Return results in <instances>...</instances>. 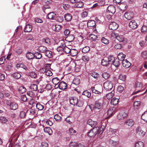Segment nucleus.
I'll return each mask as SVG.
<instances>
[{"label": "nucleus", "instance_id": "1", "mask_svg": "<svg viewBox=\"0 0 147 147\" xmlns=\"http://www.w3.org/2000/svg\"><path fill=\"white\" fill-rule=\"evenodd\" d=\"M105 129V127L102 125L100 128L99 127H96L93 128L88 132V135L90 137H93L96 134H98L100 139H102L104 136L102 134Z\"/></svg>", "mask_w": 147, "mask_h": 147}, {"label": "nucleus", "instance_id": "5", "mask_svg": "<svg viewBox=\"0 0 147 147\" xmlns=\"http://www.w3.org/2000/svg\"><path fill=\"white\" fill-rule=\"evenodd\" d=\"M103 87L107 91H109L113 88V84L111 81L107 80L104 83Z\"/></svg>", "mask_w": 147, "mask_h": 147}, {"label": "nucleus", "instance_id": "19", "mask_svg": "<svg viewBox=\"0 0 147 147\" xmlns=\"http://www.w3.org/2000/svg\"><path fill=\"white\" fill-rule=\"evenodd\" d=\"M32 28V26L30 24L27 25L24 28V31L25 32H30Z\"/></svg>", "mask_w": 147, "mask_h": 147}, {"label": "nucleus", "instance_id": "30", "mask_svg": "<svg viewBox=\"0 0 147 147\" xmlns=\"http://www.w3.org/2000/svg\"><path fill=\"white\" fill-rule=\"evenodd\" d=\"M37 109L39 110H42L44 108V105L39 102H38L36 105Z\"/></svg>", "mask_w": 147, "mask_h": 147}, {"label": "nucleus", "instance_id": "48", "mask_svg": "<svg viewBox=\"0 0 147 147\" xmlns=\"http://www.w3.org/2000/svg\"><path fill=\"white\" fill-rule=\"evenodd\" d=\"M135 147H144V144L142 142H138L136 144Z\"/></svg>", "mask_w": 147, "mask_h": 147}, {"label": "nucleus", "instance_id": "56", "mask_svg": "<svg viewBox=\"0 0 147 147\" xmlns=\"http://www.w3.org/2000/svg\"><path fill=\"white\" fill-rule=\"evenodd\" d=\"M112 65H113L116 67H118L120 65V63L118 61L115 60Z\"/></svg>", "mask_w": 147, "mask_h": 147}, {"label": "nucleus", "instance_id": "8", "mask_svg": "<svg viewBox=\"0 0 147 147\" xmlns=\"http://www.w3.org/2000/svg\"><path fill=\"white\" fill-rule=\"evenodd\" d=\"M119 26V24L114 22H111L109 26V28L112 30H115L118 28Z\"/></svg>", "mask_w": 147, "mask_h": 147}, {"label": "nucleus", "instance_id": "61", "mask_svg": "<svg viewBox=\"0 0 147 147\" xmlns=\"http://www.w3.org/2000/svg\"><path fill=\"white\" fill-rule=\"evenodd\" d=\"M61 117L58 114H55L54 116V118L56 121H61Z\"/></svg>", "mask_w": 147, "mask_h": 147}, {"label": "nucleus", "instance_id": "4", "mask_svg": "<svg viewBox=\"0 0 147 147\" xmlns=\"http://www.w3.org/2000/svg\"><path fill=\"white\" fill-rule=\"evenodd\" d=\"M102 87L101 85H96L92 87V90L93 93L96 94H100L102 91Z\"/></svg>", "mask_w": 147, "mask_h": 147}, {"label": "nucleus", "instance_id": "6", "mask_svg": "<svg viewBox=\"0 0 147 147\" xmlns=\"http://www.w3.org/2000/svg\"><path fill=\"white\" fill-rule=\"evenodd\" d=\"M128 113L127 112H120L117 115V119L119 120H123L128 116Z\"/></svg>", "mask_w": 147, "mask_h": 147}, {"label": "nucleus", "instance_id": "37", "mask_svg": "<svg viewBox=\"0 0 147 147\" xmlns=\"http://www.w3.org/2000/svg\"><path fill=\"white\" fill-rule=\"evenodd\" d=\"M44 130L45 132L48 133L50 135L52 133V131L50 127H46L44 128Z\"/></svg>", "mask_w": 147, "mask_h": 147}, {"label": "nucleus", "instance_id": "64", "mask_svg": "<svg viewBox=\"0 0 147 147\" xmlns=\"http://www.w3.org/2000/svg\"><path fill=\"white\" fill-rule=\"evenodd\" d=\"M84 3L82 2H79L76 3V7L77 8H81L83 7Z\"/></svg>", "mask_w": 147, "mask_h": 147}, {"label": "nucleus", "instance_id": "28", "mask_svg": "<svg viewBox=\"0 0 147 147\" xmlns=\"http://www.w3.org/2000/svg\"><path fill=\"white\" fill-rule=\"evenodd\" d=\"M101 64L103 66H107L109 64V63L107 59L104 58L102 60Z\"/></svg>", "mask_w": 147, "mask_h": 147}, {"label": "nucleus", "instance_id": "11", "mask_svg": "<svg viewBox=\"0 0 147 147\" xmlns=\"http://www.w3.org/2000/svg\"><path fill=\"white\" fill-rule=\"evenodd\" d=\"M107 12L112 14L115 13L116 11L115 6L113 5H110L107 8Z\"/></svg>", "mask_w": 147, "mask_h": 147}, {"label": "nucleus", "instance_id": "62", "mask_svg": "<svg viewBox=\"0 0 147 147\" xmlns=\"http://www.w3.org/2000/svg\"><path fill=\"white\" fill-rule=\"evenodd\" d=\"M51 68V64H47L45 66V68L43 69L44 71V72H45L46 71L50 70V69Z\"/></svg>", "mask_w": 147, "mask_h": 147}, {"label": "nucleus", "instance_id": "31", "mask_svg": "<svg viewBox=\"0 0 147 147\" xmlns=\"http://www.w3.org/2000/svg\"><path fill=\"white\" fill-rule=\"evenodd\" d=\"M127 5L125 4L121 3L119 6V9L121 11H124L126 10Z\"/></svg>", "mask_w": 147, "mask_h": 147}, {"label": "nucleus", "instance_id": "46", "mask_svg": "<svg viewBox=\"0 0 147 147\" xmlns=\"http://www.w3.org/2000/svg\"><path fill=\"white\" fill-rule=\"evenodd\" d=\"M42 57L41 54L39 52H36L34 54V57L36 59H40Z\"/></svg>", "mask_w": 147, "mask_h": 147}, {"label": "nucleus", "instance_id": "33", "mask_svg": "<svg viewBox=\"0 0 147 147\" xmlns=\"http://www.w3.org/2000/svg\"><path fill=\"white\" fill-rule=\"evenodd\" d=\"M78 51L75 49H71L70 53L71 55L73 57H74L77 55L78 54Z\"/></svg>", "mask_w": 147, "mask_h": 147}, {"label": "nucleus", "instance_id": "63", "mask_svg": "<svg viewBox=\"0 0 147 147\" xmlns=\"http://www.w3.org/2000/svg\"><path fill=\"white\" fill-rule=\"evenodd\" d=\"M119 35L118 34L116 33L115 32L113 31L112 32L111 34V37L113 38H116Z\"/></svg>", "mask_w": 147, "mask_h": 147}, {"label": "nucleus", "instance_id": "49", "mask_svg": "<svg viewBox=\"0 0 147 147\" xmlns=\"http://www.w3.org/2000/svg\"><path fill=\"white\" fill-rule=\"evenodd\" d=\"M62 28V26L59 25H55V28L54 30L57 32H59Z\"/></svg>", "mask_w": 147, "mask_h": 147}, {"label": "nucleus", "instance_id": "45", "mask_svg": "<svg viewBox=\"0 0 147 147\" xmlns=\"http://www.w3.org/2000/svg\"><path fill=\"white\" fill-rule=\"evenodd\" d=\"M28 75L32 78H35L37 77L36 74L34 71L30 72Z\"/></svg>", "mask_w": 147, "mask_h": 147}, {"label": "nucleus", "instance_id": "23", "mask_svg": "<svg viewBox=\"0 0 147 147\" xmlns=\"http://www.w3.org/2000/svg\"><path fill=\"white\" fill-rule=\"evenodd\" d=\"M125 123L128 126L132 127L134 124V122L133 120L129 119L126 121Z\"/></svg>", "mask_w": 147, "mask_h": 147}, {"label": "nucleus", "instance_id": "42", "mask_svg": "<svg viewBox=\"0 0 147 147\" xmlns=\"http://www.w3.org/2000/svg\"><path fill=\"white\" fill-rule=\"evenodd\" d=\"M102 77L105 80L107 79L110 77V75L107 72H105L103 73L102 75Z\"/></svg>", "mask_w": 147, "mask_h": 147}, {"label": "nucleus", "instance_id": "44", "mask_svg": "<svg viewBox=\"0 0 147 147\" xmlns=\"http://www.w3.org/2000/svg\"><path fill=\"white\" fill-rule=\"evenodd\" d=\"M141 118L145 121L147 122V112H145L142 115Z\"/></svg>", "mask_w": 147, "mask_h": 147}, {"label": "nucleus", "instance_id": "51", "mask_svg": "<svg viewBox=\"0 0 147 147\" xmlns=\"http://www.w3.org/2000/svg\"><path fill=\"white\" fill-rule=\"evenodd\" d=\"M36 110L34 109H31L27 111V113H29L30 115H33L36 113Z\"/></svg>", "mask_w": 147, "mask_h": 147}, {"label": "nucleus", "instance_id": "59", "mask_svg": "<svg viewBox=\"0 0 147 147\" xmlns=\"http://www.w3.org/2000/svg\"><path fill=\"white\" fill-rule=\"evenodd\" d=\"M90 38L92 40H94L97 38V36L93 34H91L89 36Z\"/></svg>", "mask_w": 147, "mask_h": 147}, {"label": "nucleus", "instance_id": "41", "mask_svg": "<svg viewBox=\"0 0 147 147\" xmlns=\"http://www.w3.org/2000/svg\"><path fill=\"white\" fill-rule=\"evenodd\" d=\"M82 95L86 96L88 98H90L91 95L90 92H88V90L84 91L82 93Z\"/></svg>", "mask_w": 147, "mask_h": 147}, {"label": "nucleus", "instance_id": "58", "mask_svg": "<svg viewBox=\"0 0 147 147\" xmlns=\"http://www.w3.org/2000/svg\"><path fill=\"white\" fill-rule=\"evenodd\" d=\"M13 77L16 79H18L21 77V74L19 73H15L13 74Z\"/></svg>", "mask_w": 147, "mask_h": 147}, {"label": "nucleus", "instance_id": "17", "mask_svg": "<svg viewBox=\"0 0 147 147\" xmlns=\"http://www.w3.org/2000/svg\"><path fill=\"white\" fill-rule=\"evenodd\" d=\"M56 15L54 12H51L48 14V19L52 20H57Z\"/></svg>", "mask_w": 147, "mask_h": 147}, {"label": "nucleus", "instance_id": "18", "mask_svg": "<svg viewBox=\"0 0 147 147\" xmlns=\"http://www.w3.org/2000/svg\"><path fill=\"white\" fill-rule=\"evenodd\" d=\"M122 65L123 67L127 68L130 66L131 64L128 60L125 59L122 61Z\"/></svg>", "mask_w": 147, "mask_h": 147}, {"label": "nucleus", "instance_id": "25", "mask_svg": "<svg viewBox=\"0 0 147 147\" xmlns=\"http://www.w3.org/2000/svg\"><path fill=\"white\" fill-rule=\"evenodd\" d=\"M64 18L65 20L67 22L71 21L72 18V16L69 13H67L65 14L64 16Z\"/></svg>", "mask_w": 147, "mask_h": 147}, {"label": "nucleus", "instance_id": "16", "mask_svg": "<svg viewBox=\"0 0 147 147\" xmlns=\"http://www.w3.org/2000/svg\"><path fill=\"white\" fill-rule=\"evenodd\" d=\"M136 132L139 135L142 136H144L146 134L145 132L143 131L140 127H137Z\"/></svg>", "mask_w": 147, "mask_h": 147}, {"label": "nucleus", "instance_id": "20", "mask_svg": "<svg viewBox=\"0 0 147 147\" xmlns=\"http://www.w3.org/2000/svg\"><path fill=\"white\" fill-rule=\"evenodd\" d=\"M48 48L44 46H40L38 49V50L40 52L44 53L47 50Z\"/></svg>", "mask_w": 147, "mask_h": 147}, {"label": "nucleus", "instance_id": "38", "mask_svg": "<svg viewBox=\"0 0 147 147\" xmlns=\"http://www.w3.org/2000/svg\"><path fill=\"white\" fill-rule=\"evenodd\" d=\"M30 88L32 91H36L38 90L37 85L36 84H32L30 86Z\"/></svg>", "mask_w": 147, "mask_h": 147}, {"label": "nucleus", "instance_id": "9", "mask_svg": "<svg viewBox=\"0 0 147 147\" xmlns=\"http://www.w3.org/2000/svg\"><path fill=\"white\" fill-rule=\"evenodd\" d=\"M116 108L114 107H111L107 111V114L109 117L112 116L115 112Z\"/></svg>", "mask_w": 147, "mask_h": 147}, {"label": "nucleus", "instance_id": "13", "mask_svg": "<svg viewBox=\"0 0 147 147\" xmlns=\"http://www.w3.org/2000/svg\"><path fill=\"white\" fill-rule=\"evenodd\" d=\"M117 39L120 42L125 43L127 41V39L123 35H119L117 37Z\"/></svg>", "mask_w": 147, "mask_h": 147}, {"label": "nucleus", "instance_id": "10", "mask_svg": "<svg viewBox=\"0 0 147 147\" xmlns=\"http://www.w3.org/2000/svg\"><path fill=\"white\" fill-rule=\"evenodd\" d=\"M124 17L127 20H130L133 18L134 14L130 11H127L125 13Z\"/></svg>", "mask_w": 147, "mask_h": 147}, {"label": "nucleus", "instance_id": "57", "mask_svg": "<svg viewBox=\"0 0 147 147\" xmlns=\"http://www.w3.org/2000/svg\"><path fill=\"white\" fill-rule=\"evenodd\" d=\"M141 102L137 101L135 102L134 104V107L136 109H138L137 107H139L140 104Z\"/></svg>", "mask_w": 147, "mask_h": 147}, {"label": "nucleus", "instance_id": "27", "mask_svg": "<svg viewBox=\"0 0 147 147\" xmlns=\"http://www.w3.org/2000/svg\"><path fill=\"white\" fill-rule=\"evenodd\" d=\"M119 101V100L118 99L115 98H114L111 100V105H116L118 104Z\"/></svg>", "mask_w": 147, "mask_h": 147}, {"label": "nucleus", "instance_id": "14", "mask_svg": "<svg viewBox=\"0 0 147 147\" xmlns=\"http://www.w3.org/2000/svg\"><path fill=\"white\" fill-rule=\"evenodd\" d=\"M58 87L60 89L64 90L67 88V85L65 82L62 81L58 85Z\"/></svg>", "mask_w": 147, "mask_h": 147}, {"label": "nucleus", "instance_id": "34", "mask_svg": "<svg viewBox=\"0 0 147 147\" xmlns=\"http://www.w3.org/2000/svg\"><path fill=\"white\" fill-rule=\"evenodd\" d=\"M18 91L20 93L23 94L26 92V90L24 86H22L19 87Z\"/></svg>", "mask_w": 147, "mask_h": 147}, {"label": "nucleus", "instance_id": "29", "mask_svg": "<svg viewBox=\"0 0 147 147\" xmlns=\"http://www.w3.org/2000/svg\"><path fill=\"white\" fill-rule=\"evenodd\" d=\"M45 55L49 58H51L52 56V52L51 51L47 49V50L45 53Z\"/></svg>", "mask_w": 147, "mask_h": 147}, {"label": "nucleus", "instance_id": "22", "mask_svg": "<svg viewBox=\"0 0 147 147\" xmlns=\"http://www.w3.org/2000/svg\"><path fill=\"white\" fill-rule=\"evenodd\" d=\"M74 38V37L73 35L70 34L68 35L65 38V40L68 42L72 41Z\"/></svg>", "mask_w": 147, "mask_h": 147}, {"label": "nucleus", "instance_id": "53", "mask_svg": "<svg viewBox=\"0 0 147 147\" xmlns=\"http://www.w3.org/2000/svg\"><path fill=\"white\" fill-rule=\"evenodd\" d=\"M71 51V49L65 46V47L64 46L63 51H64L65 53H70Z\"/></svg>", "mask_w": 147, "mask_h": 147}, {"label": "nucleus", "instance_id": "24", "mask_svg": "<svg viewBox=\"0 0 147 147\" xmlns=\"http://www.w3.org/2000/svg\"><path fill=\"white\" fill-rule=\"evenodd\" d=\"M61 45L59 46L57 48V50L58 52H62L63 51L64 46H65V45L64 42H63L62 43H61Z\"/></svg>", "mask_w": 147, "mask_h": 147}, {"label": "nucleus", "instance_id": "55", "mask_svg": "<svg viewBox=\"0 0 147 147\" xmlns=\"http://www.w3.org/2000/svg\"><path fill=\"white\" fill-rule=\"evenodd\" d=\"M91 76L95 78H96L99 77V75L95 72H93L91 73Z\"/></svg>", "mask_w": 147, "mask_h": 147}, {"label": "nucleus", "instance_id": "40", "mask_svg": "<svg viewBox=\"0 0 147 147\" xmlns=\"http://www.w3.org/2000/svg\"><path fill=\"white\" fill-rule=\"evenodd\" d=\"M114 91H112L111 92L107 94L106 95V97L108 100L111 99L114 95Z\"/></svg>", "mask_w": 147, "mask_h": 147}, {"label": "nucleus", "instance_id": "21", "mask_svg": "<svg viewBox=\"0 0 147 147\" xmlns=\"http://www.w3.org/2000/svg\"><path fill=\"white\" fill-rule=\"evenodd\" d=\"M95 22L93 20H91L88 21L87 23V25L88 27L90 28H91L95 25Z\"/></svg>", "mask_w": 147, "mask_h": 147}, {"label": "nucleus", "instance_id": "3", "mask_svg": "<svg viewBox=\"0 0 147 147\" xmlns=\"http://www.w3.org/2000/svg\"><path fill=\"white\" fill-rule=\"evenodd\" d=\"M6 104L7 106L9 107L11 110H16L18 108V105L15 102H12L11 100H7Z\"/></svg>", "mask_w": 147, "mask_h": 147}, {"label": "nucleus", "instance_id": "2", "mask_svg": "<svg viewBox=\"0 0 147 147\" xmlns=\"http://www.w3.org/2000/svg\"><path fill=\"white\" fill-rule=\"evenodd\" d=\"M103 99L100 98L96 100L94 103V105H92L93 106V108L95 109L99 110L101 109L103 107Z\"/></svg>", "mask_w": 147, "mask_h": 147}, {"label": "nucleus", "instance_id": "43", "mask_svg": "<svg viewBox=\"0 0 147 147\" xmlns=\"http://www.w3.org/2000/svg\"><path fill=\"white\" fill-rule=\"evenodd\" d=\"M42 42L45 43L47 44H50L51 41L50 39L48 38H45L43 39L42 40Z\"/></svg>", "mask_w": 147, "mask_h": 147}, {"label": "nucleus", "instance_id": "47", "mask_svg": "<svg viewBox=\"0 0 147 147\" xmlns=\"http://www.w3.org/2000/svg\"><path fill=\"white\" fill-rule=\"evenodd\" d=\"M73 119L71 117H68L65 119V121L69 124H71L72 123Z\"/></svg>", "mask_w": 147, "mask_h": 147}, {"label": "nucleus", "instance_id": "39", "mask_svg": "<svg viewBox=\"0 0 147 147\" xmlns=\"http://www.w3.org/2000/svg\"><path fill=\"white\" fill-rule=\"evenodd\" d=\"M60 82V80L57 77L53 78L52 80V83L55 85L57 84Z\"/></svg>", "mask_w": 147, "mask_h": 147}, {"label": "nucleus", "instance_id": "35", "mask_svg": "<svg viewBox=\"0 0 147 147\" xmlns=\"http://www.w3.org/2000/svg\"><path fill=\"white\" fill-rule=\"evenodd\" d=\"M80 82V79L77 77L75 78L73 80L72 82V84L76 85H78Z\"/></svg>", "mask_w": 147, "mask_h": 147}, {"label": "nucleus", "instance_id": "32", "mask_svg": "<svg viewBox=\"0 0 147 147\" xmlns=\"http://www.w3.org/2000/svg\"><path fill=\"white\" fill-rule=\"evenodd\" d=\"M26 56V57L28 59H32L34 57V54L30 52L27 53Z\"/></svg>", "mask_w": 147, "mask_h": 147}, {"label": "nucleus", "instance_id": "54", "mask_svg": "<svg viewBox=\"0 0 147 147\" xmlns=\"http://www.w3.org/2000/svg\"><path fill=\"white\" fill-rule=\"evenodd\" d=\"M90 50V48L89 47L86 46L83 47L82 50V51L84 53H87Z\"/></svg>", "mask_w": 147, "mask_h": 147}, {"label": "nucleus", "instance_id": "12", "mask_svg": "<svg viewBox=\"0 0 147 147\" xmlns=\"http://www.w3.org/2000/svg\"><path fill=\"white\" fill-rule=\"evenodd\" d=\"M78 98L76 96L71 97L69 99V102L70 104L76 105L78 101Z\"/></svg>", "mask_w": 147, "mask_h": 147}, {"label": "nucleus", "instance_id": "36", "mask_svg": "<svg viewBox=\"0 0 147 147\" xmlns=\"http://www.w3.org/2000/svg\"><path fill=\"white\" fill-rule=\"evenodd\" d=\"M109 63V64H111L113 63L115 60V58L113 56L110 55L109 56L108 58L107 59Z\"/></svg>", "mask_w": 147, "mask_h": 147}, {"label": "nucleus", "instance_id": "52", "mask_svg": "<svg viewBox=\"0 0 147 147\" xmlns=\"http://www.w3.org/2000/svg\"><path fill=\"white\" fill-rule=\"evenodd\" d=\"M83 104L84 102L83 100H78V101L76 105L78 107H81L83 106Z\"/></svg>", "mask_w": 147, "mask_h": 147}, {"label": "nucleus", "instance_id": "15", "mask_svg": "<svg viewBox=\"0 0 147 147\" xmlns=\"http://www.w3.org/2000/svg\"><path fill=\"white\" fill-rule=\"evenodd\" d=\"M88 124L91 127H94L97 125V122L96 121H94L91 119H89L87 122Z\"/></svg>", "mask_w": 147, "mask_h": 147}, {"label": "nucleus", "instance_id": "7", "mask_svg": "<svg viewBox=\"0 0 147 147\" xmlns=\"http://www.w3.org/2000/svg\"><path fill=\"white\" fill-rule=\"evenodd\" d=\"M138 25L135 20H133L129 23V27L132 29H136L138 27Z\"/></svg>", "mask_w": 147, "mask_h": 147}, {"label": "nucleus", "instance_id": "60", "mask_svg": "<svg viewBox=\"0 0 147 147\" xmlns=\"http://www.w3.org/2000/svg\"><path fill=\"white\" fill-rule=\"evenodd\" d=\"M126 76L125 75L121 74L119 76V78L120 80L124 81L126 79Z\"/></svg>", "mask_w": 147, "mask_h": 147}, {"label": "nucleus", "instance_id": "50", "mask_svg": "<svg viewBox=\"0 0 147 147\" xmlns=\"http://www.w3.org/2000/svg\"><path fill=\"white\" fill-rule=\"evenodd\" d=\"M101 40L102 43L105 44H108L109 43V40L104 37H102V38Z\"/></svg>", "mask_w": 147, "mask_h": 147}, {"label": "nucleus", "instance_id": "26", "mask_svg": "<svg viewBox=\"0 0 147 147\" xmlns=\"http://www.w3.org/2000/svg\"><path fill=\"white\" fill-rule=\"evenodd\" d=\"M125 57V55L122 53H119L118 55L117 58L119 60L122 61L124 60V59Z\"/></svg>", "mask_w": 147, "mask_h": 147}]
</instances>
